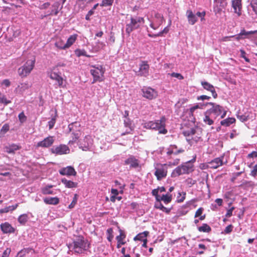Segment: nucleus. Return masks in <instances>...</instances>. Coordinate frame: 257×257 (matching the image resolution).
Instances as JSON below:
<instances>
[{
	"label": "nucleus",
	"mask_w": 257,
	"mask_h": 257,
	"mask_svg": "<svg viewBox=\"0 0 257 257\" xmlns=\"http://www.w3.org/2000/svg\"><path fill=\"white\" fill-rule=\"evenodd\" d=\"M166 118L165 116H162L160 120L149 121L143 124L144 128L159 131V134H166L168 132L165 128Z\"/></svg>",
	"instance_id": "obj_1"
},
{
	"label": "nucleus",
	"mask_w": 257,
	"mask_h": 257,
	"mask_svg": "<svg viewBox=\"0 0 257 257\" xmlns=\"http://www.w3.org/2000/svg\"><path fill=\"white\" fill-rule=\"evenodd\" d=\"M183 135L186 137L190 145L196 144L201 140L202 131L198 127H193L183 131Z\"/></svg>",
	"instance_id": "obj_2"
},
{
	"label": "nucleus",
	"mask_w": 257,
	"mask_h": 257,
	"mask_svg": "<svg viewBox=\"0 0 257 257\" xmlns=\"http://www.w3.org/2000/svg\"><path fill=\"white\" fill-rule=\"evenodd\" d=\"M70 245L75 253L79 254L83 253L89 248V244L87 240L84 239L82 236H79Z\"/></svg>",
	"instance_id": "obj_3"
},
{
	"label": "nucleus",
	"mask_w": 257,
	"mask_h": 257,
	"mask_svg": "<svg viewBox=\"0 0 257 257\" xmlns=\"http://www.w3.org/2000/svg\"><path fill=\"white\" fill-rule=\"evenodd\" d=\"M193 170L194 165L189 161L176 167L172 172L171 176L176 177L181 175L188 174Z\"/></svg>",
	"instance_id": "obj_4"
},
{
	"label": "nucleus",
	"mask_w": 257,
	"mask_h": 257,
	"mask_svg": "<svg viewBox=\"0 0 257 257\" xmlns=\"http://www.w3.org/2000/svg\"><path fill=\"white\" fill-rule=\"evenodd\" d=\"M180 159H176L173 162H169L168 164H160V167L156 168L155 175L157 180H161L162 178H165L167 175V168H165L167 165L169 166H176L179 163Z\"/></svg>",
	"instance_id": "obj_5"
},
{
	"label": "nucleus",
	"mask_w": 257,
	"mask_h": 257,
	"mask_svg": "<svg viewBox=\"0 0 257 257\" xmlns=\"http://www.w3.org/2000/svg\"><path fill=\"white\" fill-rule=\"evenodd\" d=\"M35 58L28 60L25 64L20 67L18 70L19 75L21 78H25L27 77L33 70L35 67Z\"/></svg>",
	"instance_id": "obj_6"
},
{
	"label": "nucleus",
	"mask_w": 257,
	"mask_h": 257,
	"mask_svg": "<svg viewBox=\"0 0 257 257\" xmlns=\"http://www.w3.org/2000/svg\"><path fill=\"white\" fill-rule=\"evenodd\" d=\"M144 23V19L140 17H131L130 22L126 25V33L130 35L134 30L140 27L141 24Z\"/></svg>",
	"instance_id": "obj_7"
},
{
	"label": "nucleus",
	"mask_w": 257,
	"mask_h": 257,
	"mask_svg": "<svg viewBox=\"0 0 257 257\" xmlns=\"http://www.w3.org/2000/svg\"><path fill=\"white\" fill-rule=\"evenodd\" d=\"M92 69L90 70V73L93 76V81L92 83H94L96 82H101L104 80V73L105 69L102 67V66L95 67L94 66H92Z\"/></svg>",
	"instance_id": "obj_8"
},
{
	"label": "nucleus",
	"mask_w": 257,
	"mask_h": 257,
	"mask_svg": "<svg viewBox=\"0 0 257 257\" xmlns=\"http://www.w3.org/2000/svg\"><path fill=\"white\" fill-rule=\"evenodd\" d=\"M80 127V124L77 122H73L68 125L70 132H72L71 134V140L69 141V144H72L75 143L81 135V133L80 130H75V128Z\"/></svg>",
	"instance_id": "obj_9"
},
{
	"label": "nucleus",
	"mask_w": 257,
	"mask_h": 257,
	"mask_svg": "<svg viewBox=\"0 0 257 257\" xmlns=\"http://www.w3.org/2000/svg\"><path fill=\"white\" fill-rule=\"evenodd\" d=\"M209 104L212 106L210 109L208 110L211 114L213 113L216 117L221 115V118H222L225 116L226 114V111L222 106L213 102H210Z\"/></svg>",
	"instance_id": "obj_10"
},
{
	"label": "nucleus",
	"mask_w": 257,
	"mask_h": 257,
	"mask_svg": "<svg viewBox=\"0 0 257 257\" xmlns=\"http://www.w3.org/2000/svg\"><path fill=\"white\" fill-rule=\"evenodd\" d=\"M93 144V140L90 135L85 136L80 143L79 148L83 151H89Z\"/></svg>",
	"instance_id": "obj_11"
},
{
	"label": "nucleus",
	"mask_w": 257,
	"mask_h": 257,
	"mask_svg": "<svg viewBox=\"0 0 257 257\" xmlns=\"http://www.w3.org/2000/svg\"><path fill=\"white\" fill-rule=\"evenodd\" d=\"M142 91L143 96L149 100L155 99L158 95L157 91L150 87H144Z\"/></svg>",
	"instance_id": "obj_12"
},
{
	"label": "nucleus",
	"mask_w": 257,
	"mask_h": 257,
	"mask_svg": "<svg viewBox=\"0 0 257 257\" xmlns=\"http://www.w3.org/2000/svg\"><path fill=\"white\" fill-rule=\"evenodd\" d=\"M185 152L182 148L178 149V147L175 145H171L167 149V157L168 159H173L172 155H177L179 154L183 153Z\"/></svg>",
	"instance_id": "obj_13"
},
{
	"label": "nucleus",
	"mask_w": 257,
	"mask_h": 257,
	"mask_svg": "<svg viewBox=\"0 0 257 257\" xmlns=\"http://www.w3.org/2000/svg\"><path fill=\"white\" fill-rule=\"evenodd\" d=\"M51 151L56 155H62L69 153L70 149L67 145L61 144L52 148Z\"/></svg>",
	"instance_id": "obj_14"
},
{
	"label": "nucleus",
	"mask_w": 257,
	"mask_h": 257,
	"mask_svg": "<svg viewBox=\"0 0 257 257\" xmlns=\"http://www.w3.org/2000/svg\"><path fill=\"white\" fill-rule=\"evenodd\" d=\"M54 142L53 137L49 136L45 138L43 141L38 142L36 145L37 148H48L51 146Z\"/></svg>",
	"instance_id": "obj_15"
},
{
	"label": "nucleus",
	"mask_w": 257,
	"mask_h": 257,
	"mask_svg": "<svg viewBox=\"0 0 257 257\" xmlns=\"http://www.w3.org/2000/svg\"><path fill=\"white\" fill-rule=\"evenodd\" d=\"M164 20L163 16L160 14L157 13L155 15L154 22L151 23L150 26L153 29L156 30L162 24Z\"/></svg>",
	"instance_id": "obj_16"
},
{
	"label": "nucleus",
	"mask_w": 257,
	"mask_h": 257,
	"mask_svg": "<svg viewBox=\"0 0 257 257\" xmlns=\"http://www.w3.org/2000/svg\"><path fill=\"white\" fill-rule=\"evenodd\" d=\"M150 66L147 61H143L140 65L138 75L147 76L149 75Z\"/></svg>",
	"instance_id": "obj_17"
},
{
	"label": "nucleus",
	"mask_w": 257,
	"mask_h": 257,
	"mask_svg": "<svg viewBox=\"0 0 257 257\" xmlns=\"http://www.w3.org/2000/svg\"><path fill=\"white\" fill-rule=\"evenodd\" d=\"M59 172L61 175L75 176L77 174L74 168L72 166H67L62 168Z\"/></svg>",
	"instance_id": "obj_18"
},
{
	"label": "nucleus",
	"mask_w": 257,
	"mask_h": 257,
	"mask_svg": "<svg viewBox=\"0 0 257 257\" xmlns=\"http://www.w3.org/2000/svg\"><path fill=\"white\" fill-rule=\"evenodd\" d=\"M242 0H232L231 6L233 8L234 12L237 14L238 16L241 14Z\"/></svg>",
	"instance_id": "obj_19"
},
{
	"label": "nucleus",
	"mask_w": 257,
	"mask_h": 257,
	"mask_svg": "<svg viewBox=\"0 0 257 257\" xmlns=\"http://www.w3.org/2000/svg\"><path fill=\"white\" fill-rule=\"evenodd\" d=\"M237 117L241 121L244 122L249 119H253L255 117L252 115L251 111L247 110L243 114L238 113L237 115Z\"/></svg>",
	"instance_id": "obj_20"
},
{
	"label": "nucleus",
	"mask_w": 257,
	"mask_h": 257,
	"mask_svg": "<svg viewBox=\"0 0 257 257\" xmlns=\"http://www.w3.org/2000/svg\"><path fill=\"white\" fill-rule=\"evenodd\" d=\"M201 83L204 89L211 92L213 98H216L217 97L214 87L212 84L206 81H202Z\"/></svg>",
	"instance_id": "obj_21"
},
{
	"label": "nucleus",
	"mask_w": 257,
	"mask_h": 257,
	"mask_svg": "<svg viewBox=\"0 0 257 257\" xmlns=\"http://www.w3.org/2000/svg\"><path fill=\"white\" fill-rule=\"evenodd\" d=\"M223 158L224 156H222L212 160L211 162H209V167L212 169H217L218 167L222 166L223 164Z\"/></svg>",
	"instance_id": "obj_22"
},
{
	"label": "nucleus",
	"mask_w": 257,
	"mask_h": 257,
	"mask_svg": "<svg viewBox=\"0 0 257 257\" xmlns=\"http://www.w3.org/2000/svg\"><path fill=\"white\" fill-rule=\"evenodd\" d=\"M125 165H130L131 168H137L139 166V161L134 156H131L124 161Z\"/></svg>",
	"instance_id": "obj_23"
},
{
	"label": "nucleus",
	"mask_w": 257,
	"mask_h": 257,
	"mask_svg": "<svg viewBox=\"0 0 257 257\" xmlns=\"http://www.w3.org/2000/svg\"><path fill=\"white\" fill-rule=\"evenodd\" d=\"M1 228L4 233H14L15 228L8 222H5L1 224Z\"/></svg>",
	"instance_id": "obj_24"
},
{
	"label": "nucleus",
	"mask_w": 257,
	"mask_h": 257,
	"mask_svg": "<svg viewBox=\"0 0 257 257\" xmlns=\"http://www.w3.org/2000/svg\"><path fill=\"white\" fill-rule=\"evenodd\" d=\"M50 77L51 79L57 82L59 87H64V86L63 85V79L60 75L55 72H51L50 74Z\"/></svg>",
	"instance_id": "obj_25"
},
{
	"label": "nucleus",
	"mask_w": 257,
	"mask_h": 257,
	"mask_svg": "<svg viewBox=\"0 0 257 257\" xmlns=\"http://www.w3.org/2000/svg\"><path fill=\"white\" fill-rule=\"evenodd\" d=\"M186 16L188 22L191 25H194L198 21L196 16L193 13L191 10H188L186 12Z\"/></svg>",
	"instance_id": "obj_26"
},
{
	"label": "nucleus",
	"mask_w": 257,
	"mask_h": 257,
	"mask_svg": "<svg viewBox=\"0 0 257 257\" xmlns=\"http://www.w3.org/2000/svg\"><path fill=\"white\" fill-rule=\"evenodd\" d=\"M61 182L65 185V187L68 188H76L78 186V183L77 182L68 180L66 178H62L61 179Z\"/></svg>",
	"instance_id": "obj_27"
},
{
	"label": "nucleus",
	"mask_w": 257,
	"mask_h": 257,
	"mask_svg": "<svg viewBox=\"0 0 257 257\" xmlns=\"http://www.w3.org/2000/svg\"><path fill=\"white\" fill-rule=\"evenodd\" d=\"M21 147L15 144L5 147V150L9 154L15 153L16 151L21 149Z\"/></svg>",
	"instance_id": "obj_28"
},
{
	"label": "nucleus",
	"mask_w": 257,
	"mask_h": 257,
	"mask_svg": "<svg viewBox=\"0 0 257 257\" xmlns=\"http://www.w3.org/2000/svg\"><path fill=\"white\" fill-rule=\"evenodd\" d=\"M44 202L46 204L57 205L59 203V199L57 197H46L44 199Z\"/></svg>",
	"instance_id": "obj_29"
},
{
	"label": "nucleus",
	"mask_w": 257,
	"mask_h": 257,
	"mask_svg": "<svg viewBox=\"0 0 257 257\" xmlns=\"http://www.w3.org/2000/svg\"><path fill=\"white\" fill-rule=\"evenodd\" d=\"M154 207L155 208L159 209L167 214H169L171 210V208H168L164 206L163 205L161 202V201H156Z\"/></svg>",
	"instance_id": "obj_30"
},
{
	"label": "nucleus",
	"mask_w": 257,
	"mask_h": 257,
	"mask_svg": "<svg viewBox=\"0 0 257 257\" xmlns=\"http://www.w3.org/2000/svg\"><path fill=\"white\" fill-rule=\"evenodd\" d=\"M211 113L209 111L207 110L204 113V117L203 118L204 122L208 125H212L214 123L213 120L211 118L210 115Z\"/></svg>",
	"instance_id": "obj_31"
},
{
	"label": "nucleus",
	"mask_w": 257,
	"mask_h": 257,
	"mask_svg": "<svg viewBox=\"0 0 257 257\" xmlns=\"http://www.w3.org/2000/svg\"><path fill=\"white\" fill-rule=\"evenodd\" d=\"M149 232L148 231H145L143 232L139 233L136 235L134 239L135 240H140L144 241L145 239H147V237L148 235Z\"/></svg>",
	"instance_id": "obj_32"
},
{
	"label": "nucleus",
	"mask_w": 257,
	"mask_h": 257,
	"mask_svg": "<svg viewBox=\"0 0 257 257\" xmlns=\"http://www.w3.org/2000/svg\"><path fill=\"white\" fill-rule=\"evenodd\" d=\"M172 200V195L171 194L167 193L160 197L158 201H163L165 204H167L170 203Z\"/></svg>",
	"instance_id": "obj_33"
},
{
	"label": "nucleus",
	"mask_w": 257,
	"mask_h": 257,
	"mask_svg": "<svg viewBox=\"0 0 257 257\" xmlns=\"http://www.w3.org/2000/svg\"><path fill=\"white\" fill-rule=\"evenodd\" d=\"M78 35L77 34H73L71 35L67 39V42L66 43V46H67V48H69L71 46L74 42L76 41Z\"/></svg>",
	"instance_id": "obj_34"
},
{
	"label": "nucleus",
	"mask_w": 257,
	"mask_h": 257,
	"mask_svg": "<svg viewBox=\"0 0 257 257\" xmlns=\"http://www.w3.org/2000/svg\"><path fill=\"white\" fill-rule=\"evenodd\" d=\"M204 106V105L201 103H198L193 106L189 109L190 115L192 116H194V114L196 112V111L198 109H203Z\"/></svg>",
	"instance_id": "obj_35"
},
{
	"label": "nucleus",
	"mask_w": 257,
	"mask_h": 257,
	"mask_svg": "<svg viewBox=\"0 0 257 257\" xmlns=\"http://www.w3.org/2000/svg\"><path fill=\"white\" fill-rule=\"evenodd\" d=\"M55 46L59 49L64 50L67 48V46H66V43H65L64 41L61 39H58L55 43Z\"/></svg>",
	"instance_id": "obj_36"
},
{
	"label": "nucleus",
	"mask_w": 257,
	"mask_h": 257,
	"mask_svg": "<svg viewBox=\"0 0 257 257\" xmlns=\"http://www.w3.org/2000/svg\"><path fill=\"white\" fill-rule=\"evenodd\" d=\"M235 122V119L233 117H228L222 120L220 124L223 126H228Z\"/></svg>",
	"instance_id": "obj_37"
},
{
	"label": "nucleus",
	"mask_w": 257,
	"mask_h": 257,
	"mask_svg": "<svg viewBox=\"0 0 257 257\" xmlns=\"http://www.w3.org/2000/svg\"><path fill=\"white\" fill-rule=\"evenodd\" d=\"M53 187V185H47L45 186V187H43L41 189V192L44 195H49V194H53V191L51 190H50L51 188H52Z\"/></svg>",
	"instance_id": "obj_38"
},
{
	"label": "nucleus",
	"mask_w": 257,
	"mask_h": 257,
	"mask_svg": "<svg viewBox=\"0 0 257 257\" xmlns=\"http://www.w3.org/2000/svg\"><path fill=\"white\" fill-rule=\"evenodd\" d=\"M18 207V204H16L15 205L10 206L8 207H6L4 208L0 209V214H3L4 213H8L10 211L15 210Z\"/></svg>",
	"instance_id": "obj_39"
},
{
	"label": "nucleus",
	"mask_w": 257,
	"mask_h": 257,
	"mask_svg": "<svg viewBox=\"0 0 257 257\" xmlns=\"http://www.w3.org/2000/svg\"><path fill=\"white\" fill-rule=\"evenodd\" d=\"M198 230L200 232L209 233L211 231V228L207 224L203 223L201 226L198 228Z\"/></svg>",
	"instance_id": "obj_40"
},
{
	"label": "nucleus",
	"mask_w": 257,
	"mask_h": 257,
	"mask_svg": "<svg viewBox=\"0 0 257 257\" xmlns=\"http://www.w3.org/2000/svg\"><path fill=\"white\" fill-rule=\"evenodd\" d=\"M203 210L204 209L202 207H200L199 208H198L195 212L194 217L195 218L199 217V219L200 220H204L205 218V215L204 214L203 215H201L203 213Z\"/></svg>",
	"instance_id": "obj_41"
},
{
	"label": "nucleus",
	"mask_w": 257,
	"mask_h": 257,
	"mask_svg": "<svg viewBox=\"0 0 257 257\" xmlns=\"http://www.w3.org/2000/svg\"><path fill=\"white\" fill-rule=\"evenodd\" d=\"M28 216L27 214H23L21 215L18 218L19 222L23 225L26 224V223L28 221Z\"/></svg>",
	"instance_id": "obj_42"
},
{
	"label": "nucleus",
	"mask_w": 257,
	"mask_h": 257,
	"mask_svg": "<svg viewBox=\"0 0 257 257\" xmlns=\"http://www.w3.org/2000/svg\"><path fill=\"white\" fill-rule=\"evenodd\" d=\"M59 5V3H55L52 6V7L53 8H54V10H52L51 12L49 14H48L47 16H51V15H53L55 16H57L59 13V11H58Z\"/></svg>",
	"instance_id": "obj_43"
},
{
	"label": "nucleus",
	"mask_w": 257,
	"mask_h": 257,
	"mask_svg": "<svg viewBox=\"0 0 257 257\" xmlns=\"http://www.w3.org/2000/svg\"><path fill=\"white\" fill-rule=\"evenodd\" d=\"M125 238V233L121 230H120V234L116 237V239L117 242H125L124 241V238Z\"/></svg>",
	"instance_id": "obj_44"
},
{
	"label": "nucleus",
	"mask_w": 257,
	"mask_h": 257,
	"mask_svg": "<svg viewBox=\"0 0 257 257\" xmlns=\"http://www.w3.org/2000/svg\"><path fill=\"white\" fill-rule=\"evenodd\" d=\"M177 196V202L181 203L184 201L186 197V193L184 192H179Z\"/></svg>",
	"instance_id": "obj_45"
},
{
	"label": "nucleus",
	"mask_w": 257,
	"mask_h": 257,
	"mask_svg": "<svg viewBox=\"0 0 257 257\" xmlns=\"http://www.w3.org/2000/svg\"><path fill=\"white\" fill-rule=\"evenodd\" d=\"M256 32L257 31H251L247 32L244 29H242L241 30L240 33L242 37H244L245 38L248 35L254 34H255Z\"/></svg>",
	"instance_id": "obj_46"
},
{
	"label": "nucleus",
	"mask_w": 257,
	"mask_h": 257,
	"mask_svg": "<svg viewBox=\"0 0 257 257\" xmlns=\"http://www.w3.org/2000/svg\"><path fill=\"white\" fill-rule=\"evenodd\" d=\"M106 233L107 234V238L108 240L111 242L113 238L112 228H109L108 229H107L106 231Z\"/></svg>",
	"instance_id": "obj_47"
},
{
	"label": "nucleus",
	"mask_w": 257,
	"mask_h": 257,
	"mask_svg": "<svg viewBox=\"0 0 257 257\" xmlns=\"http://www.w3.org/2000/svg\"><path fill=\"white\" fill-rule=\"evenodd\" d=\"M11 102V100H7L6 96L0 93V103L7 105Z\"/></svg>",
	"instance_id": "obj_48"
},
{
	"label": "nucleus",
	"mask_w": 257,
	"mask_h": 257,
	"mask_svg": "<svg viewBox=\"0 0 257 257\" xmlns=\"http://www.w3.org/2000/svg\"><path fill=\"white\" fill-rule=\"evenodd\" d=\"M185 182L189 187H191L196 183V181L191 178H188L185 180Z\"/></svg>",
	"instance_id": "obj_49"
},
{
	"label": "nucleus",
	"mask_w": 257,
	"mask_h": 257,
	"mask_svg": "<svg viewBox=\"0 0 257 257\" xmlns=\"http://www.w3.org/2000/svg\"><path fill=\"white\" fill-rule=\"evenodd\" d=\"M30 86L27 83H21V86H18V88L21 92L24 91L25 90L29 88Z\"/></svg>",
	"instance_id": "obj_50"
},
{
	"label": "nucleus",
	"mask_w": 257,
	"mask_h": 257,
	"mask_svg": "<svg viewBox=\"0 0 257 257\" xmlns=\"http://www.w3.org/2000/svg\"><path fill=\"white\" fill-rule=\"evenodd\" d=\"M56 117H57V114H56V115L53 117L52 118L51 120H50L48 122L49 128L50 130L52 129L54 127V124L56 122Z\"/></svg>",
	"instance_id": "obj_51"
},
{
	"label": "nucleus",
	"mask_w": 257,
	"mask_h": 257,
	"mask_svg": "<svg viewBox=\"0 0 257 257\" xmlns=\"http://www.w3.org/2000/svg\"><path fill=\"white\" fill-rule=\"evenodd\" d=\"M113 1L114 0H102L100 6L102 7L111 6L113 3Z\"/></svg>",
	"instance_id": "obj_52"
},
{
	"label": "nucleus",
	"mask_w": 257,
	"mask_h": 257,
	"mask_svg": "<svg viewBox=\"0 0 257 257\" xmlns=\"http://www.w3.org/2000/svg\"><path fill=\"white\" fill-rule=\"evenodd\" d=\"M18 117H19V120L21 123H23L26 121L27 117L25 115L24 112H21L19 114Z\"/></svg>",
	"instance_id": "obj_53"
},
{
	"label": "nucleus",
	"mask_w": 257,
	"mask_h": 257,
	"mask_svg": "<svg viewBox=\"0 0 257 257\" xmlns=\"http://www.w3.org/2000/svg\"><path fill=\"white\" fill-rule=\"evenodd\" d=\"M169 31V29L168 28V27H165L163 31L160 32L157 34L154 35V37L162 36L164 34L168 33Z\"/></svg>",
	"instance_id": "obj_54"
},
{
	"label": "nucleus",
	"mask_w": 257,
	"mask_h": 257,
	"mask_svg": "<svg viewBox=\"0 0 257 257\" xmlns=\"http://www.w3.org/2000/svg\"><path fill=\"white\" fill-rule=\"evenodd\" d=\"M9 125L8 123H6L2 126L1 130V133L4 134L9 131Z\"/></svg>",
	"instance_id": "obj_55"
},
{
	"label": "nucleus",
	"mask_w": 257,
	"mask_h": 257,
	"mask_svg": "<svg viewBox=\"0 0 257 257\" xmlns=\"http://www.w3.org/2000/svg\"><path fill=\"white\" fill-rule=\"evenodd\" d=\"M170 75L172 77L177 78L179 80H182L184 79L183 76L180 73L173 72Z\"/></svg>",
	"instance_id": "obj_56"
},
{
	"label": "nucleus",
	"mask_w": 257,
	"mask_h": 257,
	"mask_svg": "<svg viewBox=\"0 0 257 257\" xmlns=\"http://www.w3.org/2000/svg\"><path fill=\"white\" fill-rule=\"evenodd\" d=\"M159 189H155L152 190V194L153 196H154L156 198V201H158L160 196L158 195Z\"/></svg>",
	"instance_id": "obj_57"
},
{
	"label": "nucleus",
	"mask_w": 257,
	"mask_h": 257,
	"mask_svg": "<svg viewBox=\"0 0 257 257\" xmlns=\"http://www.w3.org/2000/svg\"><path fill=\"white\" fill-rule=\"evenodd\" d=\"M124 124L125 127H129L131 131L132 130V129L131 128L132 123L130 118H125L124 120Z\"/></svg>",
	"instance_id": "obj_58"
},
{
	"label": "nucleus",
	"mask_w": 257,
	"mask_h": 257,
	"mask_svg": "<svg viewBox=\"0 0 257 257\" xmlns=\"http://www.w3.org/2000/svg\"><path fill=\"white\" fill-rule=\"evenodd\" d=\"M240 53H241L240 54L241 57L243 58L246 62H250L249 59L248 58H247L246 57V56H245V55H246L245 52L243 50H242V49H241L240 50Z\"/></svg>",
	"instance_id": "obj_59"
},
{
	"label": "nucleus",
	"mask_w": 257,
	"mask_h": 257,
	"mask_svg": "<svg viewBox=\"0 0 257 257\" xmlns=\"http://www.w3.org/2000/svg\"><path fill=\"white\" fill-rule=\"evenodd\" d=\"M11 252V249L10 248H7L4 250L1 257H9Z\"/></svg>",
	"instance_id": "obj_60"
},
{
	"label": "nucleus",
	"mask_w": 257,
	"mask_h": 257,
	"mask_svg": "<svg viewBox=\"0 0 257 257\" xmlns=\"http://www.w3.org/2000/svg\"><path fill=\"white\" fill-rule=\"evenodd\" d=\"M233 227V226L232 224H230L227 226L224 230L225 233H230L232 231Z\"/></svg>",
	"instance_id": "obj_61"
},
{
	"label": "nucleus",
	"mask_w": 257,
	"mask_h": 257,
	"mask_svg": "<svg viewBox=\"0 0 257 257\" xmlns=\"http://www.w3.org/2000/svg\"><path fill=\"white\" fill-rule=\"evenodd\" d=\"M50 6V3L49 2H46V3H45L44 4H43V5H40L39 7V8L40 10H45V9H47V8H48V7Z\"/></svg>",
	"instance_id": "obj_62"
},
{
	"label": "nucleus",
	"mask_w": 257,
	"mask_h": 257,
	"mask_svg": "<svg viewBox=\"0 0 257 257\" xmlns=\"http://www.w3.org/2000/svg\"><path fill=\"white\" fill-rule=\"evenodd\" d=\"M250 5L252 10L255 13L257 11V2H250Z\"/></svg>",
	"instance_id": "obj_63"
},
{
	"label": "nucleus",
	"mask_w": 257,
	"mask_h": 257,
	"mask_svg": "<svg viewBox=\"0 0 257 257\" xmlns=\"http://www.w3.org/2000/svg\"><path fill=\"white\" fill-rule=\"evenodd\" d=\"M257 173V164L253 167L252 170L251 171L250 175L253 177H255Z\"/></svg>",
	"instance_id": "obj_64"
}]
</instances>
